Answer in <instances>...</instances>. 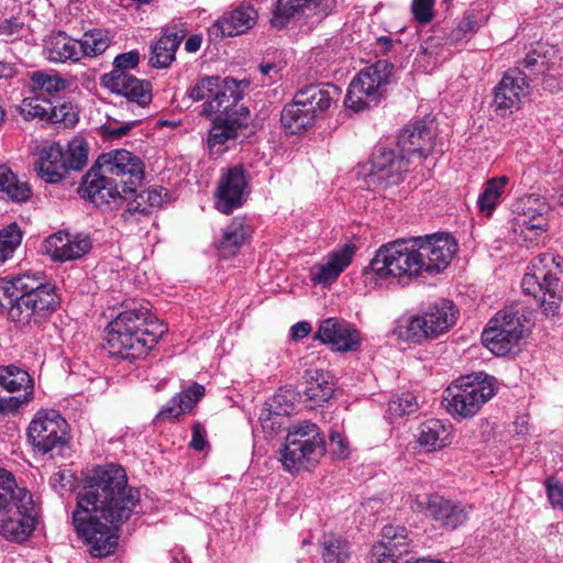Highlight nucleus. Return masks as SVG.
Returning a JSON list of instances; mask_svg holds the SVG:
<instances>
[{
    "mask_svg": "<svg viewBox=\"0 0 563 563\" xmlns=\"http://www.w3.org/2000/svg\"><path fill=\"white\" fill-rule=\"evenodd\" d=\"M457 242L449 233L424 235V273L438 275L444 272L457 252Z\"/></svg>",
    "mask_w": 563,
    "mask_h": 563,
    "instance_id": "nucleus-19",
    "label": "nucleus"
},
{
    "mask_svg": "<svg viewBox=\"0 0 563 563\" xmlns=\"http://www.w3.org/2000/svg\"><path fill=\"white\" fill-rule=\"evenodd\" d=\"M457 310L449 299L430 303L424 312V338H437L446 332L456 321Z\"/></svg>",
    "mask_w": 563,
    "mask_h": 563,
    "instance_id": "nucleus-29",
    "label": "nucleus"
},
{
    "mask_svg": "<svg viewBox=\"0 0 563 563\" xmlns=\"http://www.w3.org/2000/svg\"><path fill=\"white\" fill-rule=\"evenodd\" d=\"M258 70L265 85L276 81L279 77V68L274 63H262L258 66Z\"/></svg>",
    "mask_w": 563,
    "mask_h": 563,
    "instance_id": "nucleus-63",
    "label": "nucleus"
},
{
    "mask_svg": "<svg viewBox=\"0 0 563 563\" xmlns=\"http://www.w3.org/2000/svg\"><path fill=\"white\" fill-rule=\"evenodd\" d=\"M38 175L46 183L60 181L68 172L64 147L56 143L43 148L37 166Z\"/></svg>",
    "mask_w": 563,
    "mask_h": 563,
    "instance_id": "nucleus-31",
    "label": "nucleus"
},
{
    "mask_svg": "<svg viewBox=\"0 0 563 563\" xmlns=\"http://www.w3.org/2000/svg\"><path fill=\"white\" fill-rule=\"evenodd\" d=\"M258 13L252 5H241L219 18L209 29L214 36H238L251 30L257 21Z\"/></svg>",
    "mask_w": 563,
    "mask_h": 563,
    "instance_id": "nucleus-26",
    "label": "nucleus"
},
{
    "mask_svg": "<svg viewBox=\"0 0 563 563\" xmlns=\"http://www.w3.org/2000/svg\"><path fill=\"white\" fill-rule=\"evenodd\" d=\"M52 101V99H44L32 93L22 100L20 113L26 120L40 119L46 121Z\"/></svg>",
    "mask_w": 563,
    "mask_h": 563,
    "instance_id": "nucleus-50",
    "label": "nucleus"
},
{
    "mask_svg": "<svg viewBox=\"0 0 563 563\" xmlns=\"http://www.w3.org/2000/svg\"><path fill=\"white\" fill-rule=\"evenodd\" d=\"M217 114L208 135V146L212 155H220L234 144L250 122L249 109L239 102L236 107Z\"/></svg>",
    "mask_w": 563,
    "mask_h": 563,
    "instance_id": "nucleus-13",
    "label": "nucleus"
},
{
    "mask_svg": "<svg viewBox=\"0 0 563 563\" xmlns=\"http://www.w3.org/2000/svg\"><path fill=\"white\" fill-rule=\"evenodd\" d=\"M295 96L319 118L339 99L340 89L332 84L309 85L298 90Z\"/></svg>",
    "mask_w": 563,
    "mask_h": 563,
    "instance_id": "nucleus-30",
    "label": "nucleus"
},
{
    "mask_svg": "<svg viewBox=\"0 0 563 563\" xmlns=\"http://www.w3.org/2000/svg\"><path fill=\"white\" fill-rule=\"evenodd\" d=\"M424 516L431 517L444 528L455 529L466 521L467 511L465 507L434 494L424 505Z\"/></svg>",
    "mask_w": 563,
    "mask_h": 563,
    "instance_id": "nucleus-28",
    "label": "nucleus"
},
{
    "mask_svg": "<svg viewBox=\"0 0 563 563\" xmlns=\"http://www.w3.org/2000/svg\"><path fill=\"white\" fill-rule=\"evenodd\" d=\"M73 474L68 470H62L56 472L51 478V486L53 489L63 495L65 492H68L73 487Z\"/></svg>",
    "mask_w": 563,
    "mask_h": 563,
    "instance_id": "nucleus-58",
    "label": "nucleus"
},
{
    "mask_svg": "<svg viewBox=\"0 0 563 563\" xmlns=\"http://www.w3.org/2000/svg\"><path fill=\"white\" fill-rule=\"evenodd\" d=\"M406 159V156H396L391 147L378 144L372 154L369 169L364 176L367 189L383 191L401 183L404 173L409 167Z\"/></svg>",
    "mask_w": 563,
    "mask_h": 563,
    "instance_id": "nucleus-11",
    "label": "nucleus"
},
{
    "mask_svg": "<svg viewBox=\"0 0 563 563\" xmlns=\"http://www.w3.org/2000/svg\"><path fill=\"white\" fill-rule=\"evenodd\" d=\"M185 37L184 30L167 29L152 46L150 64L155 68H166L175 59V54Z\"/></svg>",
    "mask_w": 563,
    "mask_h": 563,
    "instance_id": "nucleus-33",
    "label": "nucleus"
},
{
    "mask_svg": "<svg viewBox=\"0 0 563 563\" xmlns=\"http://www.w3.org/2000/svg\"><path fill=\"white\" fill-rule=\"evenodd\" d=\"M548 227V218L543 211L540 210L531 214L523 212L520 231L526 241L537 243L541 238L545 236Z\"/></svg>",
    "mask_w": 563,
    "mask_h": 563,
    "instance_id": "nucleus-48",
    "label": "nucleus"
},
{
    "mask_svg": "<svg viewBox=\"0 0 563 563\" xmlns=\"http://www.w3.org/2000/svg\"><path fill=\"white\" fill-rule=\"evenodd\" d=\"M525 316L514 309L501 310L488 323L503 328L510 338L522 339Z\"/></svg>",
    "mask_w": 563,
    "mask_h": 563,
    "instance_id": "nucleus-49",
    "label": "nucleus"
},
{
    "mask_svg": "<svg viewBox=\"0 0 563 563\" xmlns=\"http://www.w3.org/2000/svg\"><path fill=\"white\" fill-rule=\"evenodd\" d=\"M451 443L450 426L438 419L424 422V451L441 450Z\"/></svg>",
    "mask_w": 563,
    "mask_h": 563,
    "instance_id": "nucleus-45",
    "label": "nucleus"
},
{
    "mask_svg": "<svg viewBox=\"0 0 563 563\" xmlns=\"http://www.w3.org/2000/svg\"><path fill=\"white\" fill-rule=\"evenodd\" d=\"M483 344L495 355L505 356L520 342L517 338H510L503 328L488 323L482 333Z\"/></svg>",
    "mask_w": 563,
    "mask_h": 563,
    "instance_id": "nucleus-40",
    "label": "nucleus"
},
{
    "mask_svg": "<svg viewBox=\"0 0 563 563\" xmlns=\"http://www.w3.org/2000/svg\"><path fill=\"white\" fill-rule=\"evenodd\" d=\"M206 430L201 423L196 422L192 426V437L190 440V448L196 451H202L207 445Z\"/></svg>",
    "mask_w": 563,
    "mask_h": 563,
    "instance_id": "nucleus-61",
    "label": "nucleus"
},
{
    "mask_svg": "<svg viewBox=\"0 0 563 563\" xmlns=\"http://www.w3.org/2000/svg\"><path fill=\"white\" fill-rule=\"evenodd\" d=\"M79 191L97 207L129 199V195L119 189L117 180L103 173L97 163L84 176Z\"/></svg>",
    "mask_w": 563,
    "mask_h": 563,
    "instance_id": "nucleus-16",
    "label": "nucleus"
},
{
    "mask_svg": "<svg viewBox=\"0 0 563 563\" xmlns=\"http://www.w3.org/2000/svg\"><path fill=\"white\" fill-rule=\"evenodd\" d=\"M139 62L140 54L137 51L118 55L114 58L117 69L103 77V84L112 92L125 97L129 102L144 108L152 101L151 84L123 71L136 67Z\"/></svg>",
    "mask_w": 563,
    "mask_h": 563,
    "instance_id": "nucleus-9",
    "label": "nucleus"
},
{
    "mask_svg": "<svg viewBox=\"0 0 563 563\" xmlns=\"http://www.w3.org/2000/svg\"><path fill=\"white\" fill-rule=\"evenodd\" d=\"M405 527L385 526L382 530V540L373 545L371 563H397L409 553Z\"/></svg>",
    "mask_w": 563,
    "mask_h": 563,
    "instance_id": "nucleus-23",
    "label": "nucleus"
},
{
    "mask_svg": "<svg viewBox=\"0 0 563 563\" xmlns=\"http://www.w3.org/2000/svg\"><path fill=\"white\" fill-rule=\"evenodd\" d=\"M144 196L145 194L143 191L136 194L134 199L128 203L126 211L130 212L131 214H146L151 212L152 209L147 202V199H145Z\"/></svg>",
    "mask_w": 563,
    "mask_h": 563,
    "instance_id": "nucleus-60",
    "label": "nucleus"
},
{
    "mask_svg": "<svg viewBox=\"0 0 563 563\" xmlns=\"http://www.w3.org/2000/svg\"><path fill=\"white\" fill-rule=\"evenodd\" d=\"M205 395V387L195 383L188 389L174 396L159 411L158 417L178 418L190 411Z\"/></svg>",
    "mask_w": 563,
    "mask_h": 563,
    "instance_id": "nucleus-38",
    "label": "nucleus"
},
{
    "mask_svg": "<svg viewBox=\"0 0 563 563\" xmlns=\"http://www.w3.org/2000/svg\"><path fill=\"white\" fill-rule=\"evenodd\" d=\"M486 21L487 18L474 10L466 12L453 32L455 40H462L467 35L476 33L483 25H485Z\"/></svg>",
    "mask_w": 563,
    "mask_h": 563,
    "instance_id": "nucleus-55",
    "label": "nucleus"
},
{
    "mask_svg": "<svg viewBox=\"0 0 563 563\" xmlns=\"http://www.w3.org/2000/svg\"><path fill=\"white\" fill-rule=\"evenodd\" d=\"M80 52L78 40L69 37L64 32L51 35L45 43L46 57L54 63L79 62Z\"/></svg>",
    "mask_w": 563,
    "mask_h": 563,
    "instance_id": "nucleus-35",
    "label": "nucleus"
},
{
    "mask_svg": "<svg viewBox=\"0 0 563 563\" xmlns=\"http://www.w3.org/2000/svg\"><path fill=\"white\" fill-rule=\"evenodd\" d=\"M64 154L68 170H80L87 164L88 148L82 139L71 140L68 143L67 148L64 150Z\"/></svg>",
    "mask_w": 563,
    "mask_h": 563,
    "instance_id": "nucleus-52",
    "label": "nucleus"
},
{
    "mask_svg": "<svg viewBox=\"0 0 563 563\" xmlns=\"http://www.w3.org/2000/svg\"><path fill=\"white\" fill-rule=\"evenodd\" d=\"M397 145L401 156L410 165L411 159L422 157V122L417 120L406 125L398 135Z\"/></svg>",
    "mask_w": 563,
    "mask_h": 563,
    "instance_id": "nucleus-39",
    "label": "nucleus"
},
{
    "mask_svg": "<svg viewBox=\"0 0 563 563\" xmlns=\"http://www.w3.org/2000/svg\"><path fill=\"white\" fill-rule=\"evenodd\" d=\"M99 168L110 177L120 179L122 192L132 196L144 177V164L140 157L126 150H115L101 154Z\"/></svg>",
    "mask_w": 563,
    "mask_h": 563,
    "instance_id": "nucleus-14",
    "label": "nucleus"
},
{
    "mask_svg": "<svg viewBox=\"0 0 563 563\" xmlns=\"http://www.w3.org/2000/svg\"><path fill=\"white\" fill-rule=\"evenodd\" d=\"M324 440L319 427L310 421L292 426L279 450V461L290 473L314 466L324 454Z\"/></svg>",
    "mask_w": 563,
    "mask_h": 563,
    "instance_id": "nucleus-6",
    "label": "nucleus"
},
{
    "mask_svg": "<svg viewBox=\"0 0 563 563\" xmlns=\"http://www.w3.org/2000/svg\"><path fill=\"white\" fill-rule=\"evenodd\" d=\"M297 395L290 388H280L261 410L258 420L263 429L275 431L283 424V418L295 410Z\"/></svg>",
    "mask_w": 563,
    "mask_h": 563,
    "instance_id": "nucleus-27",
    "label": "nucleus"
},
{
    "mask_svg": "<svg viewBox=\"0 0 563 563\" xmlns=\"http://www.w3.org/2000/svg\"><path fill=\"white\" fill-rule=\"evenodd\" d=\"M324 563H346L350 553L347 542L333 533H325L320 542Z\"/></svg>",
    "mask_w": 563,
    "mask_h": 563,
    "instance_id": "nucleus-47",
    "label": "nucleus"
},
{
    "mask_svg": "<svg viewBox=\"0 0 563 563\" xmlns=\"http://www.w3.org/2000/svg\"><path fill=\"white\" fill-rule=\"evenodd\" d=\"M544 55L537 48L530 51L522 60V65L525 68L532 69L533 67H539V71H543V67L545 65Z\"/></svg>",
    "mask_w": 563,
    "mask_h": 563,
    "instance_id": "nucleus-62",
    "label": "nucleus"
},
{
    "mask_svg": "<svg viewBox=\"0 0 563 563\" xmlns=\"http://www.w3.org/2000/svg\"><path fill=\"white\" fill-rule=\"evenodd\" d=\"M68 88V81L56 73L34 71L30 77L31 93L56 101Z\"/></svg>",
    "mask_w": 563,
    "mask_h": 563,
    "instance_id": "nucleus-36",
    "label": "nucleus"
},
{
    "mask_svg": "<svg viewBox=\"0 0 563 563\" xmlns=\"http://www.w3.org/2000/svg\"><path fill=\"white\" fill-rule=\"evenodd\" d=\"M356 246L346 243L340 249L330 252L321 262L310 268V279L314 284L330 287L339 276L350 266L355 254Z\"/></svg>",
    "mask_w": 563,
    "mask_h": 563,
    "instance_id": "nucleus-22",
    "label": "nucleus"
},
{
    "mask_svg": "<svg viewBox=\"0 0 563 563\" xmlns=\"http://www.w3.org/2000/svg\"><path fill=\"white\" fill-rule=\"evenodd\" d=\"M393 65L385 59L360 70L351 81L344 103L347 108L360 111L376 104L382 97L383 86L389 82Z\"/></svg>",
    "mask_w": 563,
    "mask_h": 563,
    "instance_id": "nucleus-8",
    "label": "nucleus"
},
{
    "mask_svg": "<svg viewBox=\"0 0 563 563\" xmlns=\"http://www.w3.org/2000/svg\"><path fill=\"white\" fill-rule=\"evenodd\" d=\"M23 274L14 278L0 279V313H8L9 308L15 305V298L19 297L22 289Z\"/></svg>",
    "mask_w": 563,
    "mask_h": 563,
    "instance_id": "nucleus-53",
    "label": "nucleus"
},
{
    "mask_svg": "<svg viewBox=\"0 0 563 563\" xmlns=\"http://www.w3.org/2000/svg\"><path fill=\"white\" fill-rule=\"evenodd\" d=\"M140 492L128 487L124 468L115 464L95 470L91 484L77 501L73 522L95 558L111 554L118 544V528L137 511Z\"/></svg>",
    "mask_w": 563,
    "mask_h": 563,
    "instance_id": "nucleus-1",
    "label": "nucleus"
},
{
    "mask_svg": "<svg viewBox=\"0 0 563 563\" xmlns=\"http://www.w3.org/2000/svg\"><path fill=\"white\" fill-rule=\"evenodd\" d=\"M22 232L16 223L0 230V264L4 263L20 245Z\"/></svg>",
    "mask_w": 563,
    "mask_h": 563,
    "instance_id": "nucleus-54",
    "label": "nucleus"
},
{
    "mask_svg": "<svg viewBox=\"0 0 563 563\" xmlns=\"http://www.w3.org/2000/svg\"><path fill=\"white\" fill-rule=\"evenodd\" d=\"M495 395V378L484 373L463 376L449 386L443 399L451 415L473 417Z\"/></svg>",
    "mask_w": 563,
    "mask_h": 563,
    "instance_id": "nucleus-7",
    "label": "nucleus"
},
{
    "mask_svg": "<svg viewBox=\"0 0 563 563\" xmlns=\"http://www.w3.org/2000/svg\"><path fill=\"white\" fill-rule=\"evenodd\" d=\"M23 30L24 22L18 16L0 22V35L2 36L19 37Z\"/></svg>",
    "mask_w": 563,
    "mask_h": 563,
    "instance_id": "nucleus-59",
    "label": "nucleus"
},
{
    "mask_svg": "<svg viewBox=\"0 0 563 563\" xmlns=\"http://www.w3.org/2000/svg\"><path fill=\"white\" fill-rule=\"evenodd\" d=\"M331 454L336 459H346L351 453L350 443L346 437L339 430L332 429L329 434Z\"/></svg>",
    "mask_w": 563,
    "mask_h": 563,
    "instance_id": "nucleus-57",
    "label": "nucleus"
},
{
    "mask_svg": "<svg viewBox=\"0 0 563 563\" xmlns=\"http://www.w3.org/2000/svg\"><path fill=\"white\" fill-rule=\"evenodd\" d=\"M305 396L313 405L327 402L333 395L334 382L330 373L322 369H307L303 374Z\"/></svg>",
    "mask_w": 563,
    "mask_h": 563,
    "instance_id": "nucleus-32",
    "label": "nucleus"
},
{
    "mask_svg": "<svg viewBox=\"0 0 563 563\" xmlns=\"http://www.w3.org/2000/svg\"><path fill=\"white\" fill-rule=\"evenodd\" d=\"M0 194L14 202H24L30 199L32 190L27 181L19 179L7 166H0Z\"/></svg>",
    "mask_w": 563,
    "mask_h": 563,
    "instance_id": "nucleus-41",
    "label": "nucleus"
},
{
    "mask_svg": "<svg viewBox=\"0 0 563 563\" xmlns=\"http://www.w3.org/2000/svg\"><path fill=\"white\" fill-rule=\"evenodd\" d=\"M399 342L419 344L422 339V317L418 313L404 314L393 331Z\"/></svg>",
    "mask_w": 563,
    "mask_h": 563,
    "instance_id": "nucleus-43",
    "label": "nucleus"
},
{
    "mask_svg": "<svg viewBox=\"0 0 563 563\" xmlns=\"http://www.w3.org/2000/svg\"><path fill=\"white\" fill-rule=\"evenodd\" d=\"M563 260L551 254L536 256L521 283L525 295L532 296L545 316L558 313L563 290Z\"/></svg>",
    "mask_w": 563,
    "mask_h": 563,
    "instance_id": "nucleus-5",
    "label": "nucleus"
},
{
    "mask_svg": "<svg viewBox=\"0 0 563 563\" xmlns=\"http://www.w3.org/2000/svg\"><path fill=\"white\" fill-rule=\"evenodd\" d=\"M15 300L8 318L21 329L40 325L59 305L55 286L45 282L42 273L23 274L22 289Z\"/></svg>",
    "mask_w": 563,
    "mask_h": 563,
    "instance_id": "nucleus-3",
    "label": "nucleus"
},
{
    "mask_svg": "<svg viewBox=\"0 0 563 563\" xmlns=\"http://www.w3.org/2000/svg\"><path fill=\"white\" fill-rule=\"evenodd\" d=\"M46 121L51 123H60L65 128H69L75 125L78 121V112L70 102H60L59 98L56 101H52Z\"/></svg>",
    "mask_w": 563,
    "mask_h": 563,
    "instance_id": "nucleus-51",
    "label": "nucleus"
},
{
    "mask_svg": "<svg viewBox=\"0 0 563 563\" xmlns=\"http://www.w3.org/2000/svg\"><path fill=\"white\" fill-rule=\"evenodd\" d=\"M150 311L147 302L131 300L123 305V310L107 327L106 340L112 354L126 360L147 354L165 332Z\"/></svg>",
    "mask_w": 563,
    "mask_h": 563,
    "instance_id": "nucleus-2",
    "label": "nucleus"
},
{
    "mask_svg": "<svg viewBox=\"0 0 563 563\" xmlns=\"http://www.w3.org/2000/svg\"><path fill=\"white\" fill-rule=\"evenodd\" d=\"M509 183L507 176H499L488 179L485 183L483 192L479 195L477 205L482 212H485L487 217L492 214L496 206L499 203V199Z\"/></svg>",
    "mask_w": 563,
    "mask_h": 563,
    "instance_id": "nucleus-44",
    "label": "nucleus"
},
{
    "mask_svg": "<svg viewBox=\"0 0 563 563\" xmlns=\"http://www.w3.org/2000/svg\"><path fill=\"white\" fill-rule=\"evenodd\" d=\"M548 497L550 503L563 509V486L561 485H549Z\"/></svg>",
    "mask_w": 563,
    "mask_h": 563,
    "instance_id": "nucleus-64",
    "label": "nucleus"
},
{
    "mask_svg": "<svg viewBox=\"0 0 563 563\" xmlns=\"http://www.w3.org/2000/svg\"><path fill=\"white\" fill-rule=\"evenodd\" d=\"M45 252L58 262L73 261L81 257L91 249V241L86 234L71 235L57 232L49 235L44 243Z\"/></svg>",
    "mask_w": 563,
    "mask_h": 563,
    "instance_id": "nucleus-24",
    "label": "nucleus"
},
{
    "mask_svg": "<svg viewBox=\"0 0 563 563\" xmlns=\"http://www.w3.org/2000/svg\"><path fill=\"white\" fill-rule=\"evenodd\" d=\"M23 493L30 494L24 487H20L14 475L0 467V510L12 511L19 505Z\"/></svg>",
    "mask_w": 563,
    "mask_h": 563,
    "instance_id": "nucleus-42",
    "label": "nucleus"
},
{
    "mask_svg": "<svg viewBox=\"0 0 563 563\" xmlns=\"http://www.w3.org/2000/svg\"><path fill=\"white\" fill-rule=\"evenodd\" d=\"M67 429L68 423L58 411L41 409L30 422L27 437L36 451L48 453L64 446Z\"/></svg>",
    "mask_w": 563,
    "mask_h": 563,
    "instance_id": "nucleus-12",
    "label": "nucleus"
},
{
    "mask_svg": "<svg viewBox=\"0 0 563 563\" xmlns=\"http://www.w3.org/2000/svg\"><path fill=\"white\" fill-rule=\"evenodd\" d=\"M80 54L82 57H97L104 53L111 44L108 32L99 29L86 32L80 40Z\"/></svg>",
    "mask_w": 563,
    "mask_h": 563,
    "instance_id": "nucleus-46",
    "label": "nucleus"
},
{
    "mask_svg": "<svg viewBox=\"0 0 563 563\" xmlns=\"http://www.w3.org/2000/svg\"><path fill=\"white\" fill-rule=\"evenodd\" d=\"M417 409V398L411 393H402L400 396L393 398L388 404V412L394 417H401L415 412Z\"/></svg>",
    "mask_w": 563,
    "mask_h": 563,
    "instance_id": "nucleus-56",
    "label": "nucleus"
},
{
    "mask_svg": "<svg viewBox=\"0 0 563 563\" xmlns=\"http://www.w3.org/2000/svg\"><path fill=\"white\" fill-rule=\"evenodd\" d=\"M317 117L313 110L305 107L299 99L294 96L290 103H287L280 114L283 128L289 134H298L312 126Z\"/></svg>",
    "mask_w": 563,
    "mask_h": 563,
    "instance_id": "nucleus-34",
    "label": "nucleus"
},
{
    "mask_svg": "<svg viewBox=\"0 0 563 563\" xmlns=\"http://www.w3.org/2000/svg\"><path fill=\"white\" fill-rule=\"evenodd\" d=\"M187 93L192 101L205 100L200 113L206 117L236 107L242 99L236 80L231 78L221 80L218 76L200 79Z\"/></svg>",
    "mask_w": 563,
    "mask_h": 563,
    "instance_id": "nucleus-10",
    "label": "nucleus"
},
{
    "mask_svg": "<svg viewBox=\"0 0 563 563\" xmlns=\"http://www.w3.org/2000/svg\"><path fill=\"white\" fill-rule=\"evenodd\" d=\"M314 339L329 344L339 352L355 351L361 344L357 330L349 322L338 318H327L319 323Z\"/></svg>",
    "mask_w": 563,
    "mask_h": 563,
    "instance_id": "nucleus-21",
    "label": "nucleus"
},
{
    "mask_svg": "<svg viewBox=\"0 0 563 563\" xmlns=\"http://www.w3.org/2000/svg\"><path fill=\"white\" fill-rule=\"evenodd\" d=\"M329 13L322 0H277L271 23L275 27L285 26L292 18L303 15L308 19L321 20Z\"/></svg>",
    "mask_w": 563,
    "mask_h": 563,
    "instance_id": "nucleus-25",
    "label": "nucleus"
},
{
    "mask_svg": "<svg viewBox=\"0 0 563 563\" xmlns=\"http://www.w3.org/2000/svg\"><path fill=\"white\" fill-rule=\"evenodd\" d=\"M249 195V184L242 166L222 172L216 190V209L229 214L240 208Z\"/></svg>",
    "mask_w": 563,
    "mask_h": 563,
    "instance_id": "nucleus-15",
    "label": "nucleus"
},
{
    "mask_svg": "<svg viewBox=\"0 0 563 563\" xmlns=\"http://www.w3.org/2000/svg\"><path fill=\"white\" fill-rule=\"evenodd\" d=\"M422 238L397 239L382 245L371 262V271L379 278L393 277L408 285L422 273Z\"/></svg>",
    "mask_w": 563,
    "mask_h": 563,
    "instance_id": "nucleus-4",
    "label": "nucleus"
},
{
    "mask_svg": "<svg viewBox=\"0 0 563 563\" xmlns=\"http://www.w3.org/2000/svg\"><path fill=\"white\" fill-rule=\"evenodd\" d=\"M12 515L0 520V534L11 541L21 542L34 530L36 508L31 494L23 493Z\"/></svg>",
    "mask_w": 563,
    "mask_h": 563,
    "instance_id": "nucleus-18",
    "label": "nucleus"
},
{
    "mask_svg": "<svg viewBox=\"0 0 563 563\" xmlns=\"http://www.w3.org/2000/svg\"><path fill=\"white\" fill-rule=\"evenodd\" d=\"M0 387L7 389V394L16 395L2 399L4 409L27 406L34 399V382L31 375L15 365L0 366Z\"/></svg>",
    "mask_w": 563,
    "mask_h": 563,
    "instance_id": "nucleus-20",
    "label": "nucleus"
},
{
    "mask_svg": "<svg viewBox=\"0 0 563 563\" xmlns=\"http://www.w3.org/2000/svg\"><path fill=\"white\" fill-rule=\"evenodd\" d=\"M529 76L518 68L506 71L495 87L494 103L497 110H518L530 95Z\"/></svg>",
    "mask_w": 563,
    "mask_h": 563,
    "instance_id": "nucleus-17",
    "label": "nucleus"
},
{
    "mask_svg": "<svg viewBox=\"0 0 563 563\" xmlns=\"http://www.w3.org/2000/svg\"><path fill=\"white\" fill-rule=\"evenodd\" d=\"M251 234V229L242 218H234L223 229L221 239L217 242V247L221 255L229 257L234 255L245 243Z\"/></svg>",
    "mask_w": 563,
    "mask_h": 563,
    "instance_id": "nucleus-37",
    "label": "nucleus"
}]
</instances>
